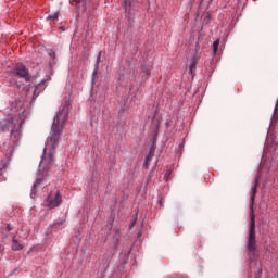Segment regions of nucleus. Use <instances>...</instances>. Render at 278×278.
<instances>
[{
    "label": "nucleus",
    "mask_w": 278,
    "mask_h": 278,
    "mask_svg": "<svg viewBox=\"0 0 278 278\" xmlns=\"http://www.w3.org/2000/svg\"><path fill=\"white\" fill-rule=\"evenodd\" d=\"M71 105V99L65 97L62 109L58 112L53 119L50 140L48 141V146H52L53 149L58 146V142L61 137V131L63 130L65 123L68 119V111Z\"/></svg>",
    "instance_id": "1"
},
{
    "label": "nucleus",
    "mask_w": 278,
    "mask_h": 278,
    "mask_svg": "<svg viewBox=\"0 0 278 278\" xmlns=\"http://www.w3.org/2000/svg\"><path fill=\"white\" fill-rule=\"evenodd\" d=\"M258 178L254 180V187H252V197H250V228L248 230V255L252 257L256 253V231H255V215L253 205L257 193Z\"/></svg>",
    "instance_id": "2"
},
{
    "label": "nucleus",
    "mask_w": 278,
    "mask_h": 278,
    "mask_svg": "<svg viewBox=\"0 0 278 278\" xmlns=\"http://www.w3.org/2000/svg\"><path fill=\"white\" fill-rule=\"evenodd\" d=\"M54 163V156L51 153L48 157H42L40 164H39V173L37 175V180L34 182V187L31 190V198L33 194H36L37 188L43 184V186H47L46 177L50 176V169L53 167Z\"/></svg>",
    "instance_id": "3"
},
{
    "label": "nucleus",
    "mask_w": 278,
    "mask_h": 278,
    "mask_svg": "<svg viewBox=\"0 0 278 278\" xmlns=\"http://www.w3.org/2000/svg\"><path fill=\"white\" fill-rule=\"evenodd\" d=\"M17 116L10 114L7 119L0 123V128L4 132L11 130V135H14V128L17 125Z\"/></svg>",
    "instance_id": "4"
},
{
    "label": "nucleus",
    "mask_w": 278,
    "mask_h": 278,
    "mask_svg": "<svg viewBox=\"0 0 278 278\" xmlns=\"http://www.w3.org/2000/svg\"><path fill=\"white\" fill-rule=\"evenodd\" d=\"M61 203H62V195L60 194L59 191L54 195L53 193H50L47 200H45V206L48 207L49 210L59 207Z\"/></svg>",
    "instance_id": "5"
},
{
    "label": "nucleus",
    "mask_w": 278,
    "mask_h": 278,
    "mask_svg": "<svg viewBox=\"0 0 278 278\" xmlns=\"http://www.w3.org/2000/svg\"><path fill=\"white\" fill-rule=\"evenodd\" d=\"M13 73L15 76L25 79L26 83L30 81L29 71L24 64H16Z\"/></svg>",
    "instance_id": "6"
},
{
    "label": "nucleus",
    "mask_w": 278,
    "mask_h": 278,
    "mask_svg": "<svg viewBox=\"0 0 278 278\" xmlns=\"http://www.w3.org/2000/svg\"><path fill=\"white\" fill-rule=\"evenodd\" d=\"M154 153H155V147L152 146L151 149H150V151H149V154H148L147 157H146V162H144V164H143L144 168H147V169L149 168V164H150V162L152 161V159H153V156H154Z\"/></svg>",
    "instance_id": "7"
},
{
    "label": "nucleus",
    "mask_w": 278,
    "mask_h": 278,
    "mask_svg": "<svg viewBox=\"0 0 278 278\" xmlns=\"http://www.w3.org/2000/svg\"><path fill=\"white\" fill-rule=\"evenodd\" d=\"M198 62H199V58L197 55L191 58L190 74L192 75V77L194 76V73L197 71Z\"/></svg>",
    "instance_id": "8"
},
{
    "label": "nucleus",
    "mask_w": 278,
    "mask_h": 278,
    "mask_svg": "<svg viewBox=\"0 0 278 278\" xmlns=\"http://www.w3.org/2000/svg\"><path fill=\"white\" fill-rule=\"evenodd\" d=\"M23 248H24V245H22V243L18 242L17 239H15V237H14V239H12V250L21 251V250H23Z\"/></svg>",
    "instance_id": "9"
},
{
    "label": "nucleus",
    "mask_w": 278,
    "mask_h": 278,
    "mask_svg": "<svg viewBox=\"0 0 278 278\" xmlns=\"http://www.w3.org/2000/svg\"><path fill=\"white\" fill-rule=\"evenodd\" d=\"M141 72H142L143 74H146V79H148V78L150 77V75H151V66L143 64V65L141 66Z\"/></svg>",
    "instance_id": "10"
},
{
    "label": "nucleus",
    "mask_w": 278,
    "mask_h": 278,
    "mask_svg": "<svg viewBox=\"0 0 278 278\" xmlns=\"http://www.w3.org/2000/svg\"><path fill=\"white\" fill-rule=\"evenodd\" d=\"M58 18H59V12H55L54 14L47 16V21H52V22H54V21H56Z\"/></svg>",
    "instance_id": "11"
},
{
    "label": "nucleus",
    "mask_w": 278,
    "mask_h": 278,
    "mask_svg": "<svg viewBox=\"0 0 278 278\" xmlns=\"http://www.w3.org/2000/svg\"><path fill=\"white\" fill-rule=\"evenodd\" d=\"M100 61H101V52H99V55H98V59H97V68L93 72V77L97 76V70L99 67Z\"/></svg>",
    "instance_id": "12"
},
{
    "label": "nucleus",
    "mask_w": 278,
    "mask_h": 278,
    "mask_svg": "<svg viewBox=\"0 0 278 278\" xmlns=\"http://www.w3.org/2000/svg\"><path fill=\"white\" fill-rule=\"evenodd\" d=\"M213 47H214V53L216 54L217 50H218V47H219V39L214 41Z\"/></svg>",
    "instance_id": "13"
},
{
    "label": "nucleus",
    "mask_w": 278,
    "mask_h": 278,
    "mask_svg": "<svg viewBox=\"0 0 278 278\" xmlns=\"http://www.w3.org/2000/svg\"><path fill=\"white\" fill-rule=\"evenodd\" d=\"M124 8L126 11H130V1L129 0H124Z\"/></svg>",
    "instance_id": "14"
},
{
    "label": "nucleus",
    "mask_w": 278,
    "mask_h": 278,
    "mask_svg": "<svg viewBox=\"0 0 278 278\" xmlns=\"http://www.w3.org/2000/svg\"><path fill=\"white\" fill-rule=\"evenodd\" d=\"M170 175H172V170H170V169H167V172L165 173V176H164V178L166 179V181L169 180Z\"/></svg>",
    "instance_id": "15"
},
{
    "label": "nucleus",
    "mask_w": 278,
    "mask_h": 278,
    "mask_svg": "<svg viewBox=\"0 0 278 278\" xmlns=\"http://www.w3.org/2000/svg\"><path fill=\"white\" fill-rule=\"evenodd\" d=\"M210 20H211L210 13L204 14V22H205L206 24H208Z\"/></svg>",
    "instance_id": "16"
},
{
    "label": "nucleus",
    "mask_w": 278,
    "mask_h": 278,
    "mask_svg": "<svg viewBox=\"0 0 278 278\" xmlns=\"http://www.w3.org/2000/svg\"><path fill=\"white\" fill-rule=\"evenodd\" d=\"M49 55H50V58H52V59L54 60V58H55V52L50 51V52H49Z\"/></svg>",
    "instance_id": "17"
},
{
    "label": "nucleus",
    "mask_w": 278,
    "mask_h": 278,
    "mask_svg": "<svg viewBox=\"0 0 278 278\" xmlns=\"http://www.w3.org/2000/svg\"><path fill=\"white\" fill-rule=\"evenodd\" d=\"M7 230H8V231L13 230V228H12L11 224H7Z\"/></svg>",
    "instance_id": "18"
},
{
    "label": "nucleus",
    "mask_w": 278,
    "mask_h": 278,
    "mask_svg": "<svg viewBox=\"0 0 278 278\" xmlns=\"http://www.w3.org/2000/svg\"><path fill=\"white\" fill-rule=\"evenodd\" d=\"M85 0H74V2H76L77 4L84 2Z\"/></svg>",
    "instance_id": "19"
}]
</instances>
